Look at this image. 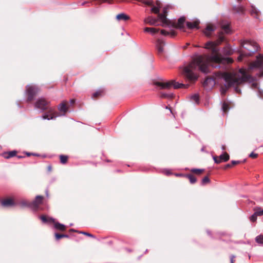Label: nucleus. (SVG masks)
I'll use <instances>...</instances> for the list:
<instances>
[{"label":"nucleus","mask_w":263,"mask_h":263,"mask_svg":"<svg viewBox=\"0 0 263 263\" xmlns=\"http://www.w3.org/2000/svg\"><path fill=\"white\" fill-rule=\"evenodd\" d=\"M262 91L261 90H258V95L260 97H262Z\"/></svg>","instance_id":"nucleus-51"},{"label":"nucleus","mask_w":263,"mask_h":263,"mask_svg":"<svg viewBox=\"0 0 263 263\" xmlns=\"http://www.w3.org/2000/svg\"><path fill=\"white\" fill-rule=\"evenodd\" d=\"M166 14H165L158 13V20H159L163 23V26L164 25H167L168 24V20L166 18Z\"/></svg>","instance_id":"nucleus-17"},{"label":"nucleus","mask_w":263,"mask_h":263,"mask_svg":"<svg viewBox=\"0 0 263 263\" xmlns=\"http://www.w3.org/2000/svg\"><path fill=\"white\" fill-rule=\"evenodd\" d=\"M156 85L163 89H169L172 87L175 89H177L185 87V86L182 83L175 82V80L167 82H157L156 83Z\"/></svg>","instance_id":"nucleus-3"},{"label":"nucleus","mask_w":263,"mask_h":263,"mask_svg":"<svg viewBox=\"0 0 263 263\" xmlns=\"http://www.w3.org/2000/svg\"><path fill=\"white\" fill-rule=\"evenodd\" d=\"M251 14L252 15H254V17L257 18L258 15V13H259V11H258V10L256 8H255V7H252V10L251 11Z\"/></svg>","instance_id":"nucleus-26"},{"label":"nucleus","mask_w":263,"mask_h":263,"mask_svg":"<svg viewBox=\"0 0 263 263\" xmlns=\"http://www.w3.org/2000/svg\"><path fill=\"white\" fill-rule=\"evenodd\" d=\"M60 158L61 162L62 163L65 164V163H66V162L67 161V159H68L67 156H64V155H61Z\"/></svg>","instance_id":"nucleus-33"},{"label":"nucleus","mask_w":263,"mask_h":263,"mask_svg":"<svg viewBox=\"0 0 263 263\" xmlns=\"http://www.w3.org/2000/svg\"><path fill=\"white\" fill-rule=\"evenodd\" d=\"M157 21V19H156L152 16H148L145 18L144 20V22L145 24H148L151 25H155Z\"/></svg>","instance_id":"nucleus-12"},{"label":"nucleus","mask_w":263,"mask_h":263,"mask_svg":"<svg viewBox=\"0 0 263 263\" xmlns=\"http://www.w3.org/2000/svg\"><path fill=\"white\" fill-rule=\"evenodd\" d=\"M223 38L221 37L216 42H208L205 45V48L212 51L213 55H197L193 61L186 66L184 67L182 74L190 82L194 83L198 78L196 73V70L207 74L210 72V65L214 68H221L226 64L232 62L229 58H222L218 52L219 49L217 46L223 41Z\"/></svg>","instance_id":"nucleus-1"},{"label":"nucleus","mask_w":263,"mask_h":263,"mask_svg":"<svg viewBox=\"0 0 263 263\" xmlns=\"http://www.w3.org/2000/svg\"><path fill=\"white\" fill-rule=\"evenodd\" d=\"M210 182V179L209 178H208V177L206 176V177H204L202 180V181H201V184L202 185H204L207 183H209Z\"/></svg>","instance_id":"nucleus-38"},{"label":"nucleus","mask_w":263,"mask_h":263,"mask_svg":"<svg viewBox=\"0 0 263 263\" xmlns=\"http://www.w3.org/2000/svg\"><path fill=\"white\" fill-rule=\"evenodd\" d=\"M215 74L216 78L223 79L225 82V88H221L220 89L222 95L225 94L227 88L231 87H234L236 92L240 93V90L237 86L244 82L253 80V78L250 75L247 74L243 69H240L238 72L228 73L218 71L215 72Z\"/></svg>","instance_id":"nucleus-2"},{"label":"nucleus","mask_w":263,"mask_h":263,"mask_svg":"<svg viewBox=\"0 0 263 263\" xmlns=\"http://www.w3.org/2000/svg\"><path fill=\"white\" fill-rule=\"evenodd\" d=\"M215 27L213 25H208L203 31L204 34L206 36H210L212 33L215 30Z\"/></svg>","instance_id":"nucleus-11"},{"label":"nucleus","mask_w":263,"mask_h":263,"mask_svg":"<svg viewBox=\"0 0 263 263\" xmlns=\"http://www.w3.org/2000/svg\"><path fill=\"white\" fill-rule=\"evenodd\" d=\"M57 117H58V116L55 115L54 114L49 115H47V114H45L42 116V118L43 119H47L49 120L50 119H55Z\"/></svg>","instance_id":"nucleus-24"},{"label":"nucleus","mask_w":263,"mask_h":263,"mask_svg":"<svg viewBox=\"0 0 263 263\" xmlns=\"http://www.w3.org/2000/svg\"><path fill=\"white\" fill-rule=\"evenodd\" d=\"M251 68H257L260 71H263V55L260 54L257 57L256 60L252 64ZM260 76H263V71Z\"/></svg>","instance_id":"nucleus-6"},{"label":"nucleus","mask_w":263,"mask_h":263,"mask_svg":"<svg viewBox=\"0 0 263 263\" xmlns=\"http://www.w3.org/2000/svg\"><path fill=\"white\" fill-rule=\"evenodd\" d=\"M144 32H149L152 35H154V34L158 32L159 30L155 28L146 27L144 29Z\"/></svg>","instance_id":"nucleus-21"},{"label":"nucleus","mask_w":263,"mask_h":263,"mask_svg":"<svg viewBox=\"0 0 263 263\" xmlns=\"http://www.w3.org/2000/svg\"><path fill=\"white\" fill-rule=\"evenodd\" d=\"M191 99L195 103H198L199 100V96L197 94H194L191 97Z\"/></svg>","instance_id":"nucleus-32"},{"label":"nucleus","mask_w":263,"mask_h":263,"mask_svg":"<svg viewBox=\"0 0 263 263\" xmlns=\"http://www.w3.org/2000/svg\"><path fill=\"white\" fill-rule=\"evenodd\" d=\"M103 92V91L102 90H98L96 92L93 93L92 97L93 98L97 97L99 96H100L102 95V93Z\"/></svg>","instance_id":"nucleus-37"},{"label":"nucleus","mask_w":263,"mask_h":263,"mask_svg":"<svg viewBox=\"0 0 263 263\" xmlns=\"http://www.w3.org/2000/svg\"><path fill=\"white\" fill-rule=\"evenodd\" d=\"M39 89L34 85H28L26 86V94L27 96V101H30L39 92Z\"/></svg>","instance_id":"nucleus-4"},{"label":"nucleus","mask_w":263,"mask_h":263,"mask_svg":"<svg viewBox=\"0 0 263 263\" xmlns=\"http://www.w3.org/2000/svg\"><path fill=\"white\" fill-rule=\"evenodd\" d=\"M116 18L118 21H127L129 19V17L125 13H120L116 16Z\"/></svg>","instance_id":"nucleus-19"},{"label":"nucleus","mask_w":263,"mask_h":263,"mask_svg":"<svg viewBox=\"0 0 263 263\" xmlns=\"http://www.w3.org/2000/svg\"><path fill=\"white\" fill-rule=\"evenodd\" d=\"M48 102L44 98H39L35 103V108L42 111L47 108Z\"/></svg>","instance_id":"nucleus-7"},{"label":"nucleus","mask_w":263,"mask_h":263,"mask_svg":"<svg viewBox=\"0 0 263 263\" xmlns=\"http://www.w3.org/2000/svg\"><path fill=\"white\" fill-rule=\"evenodd\" d=\"M238 1H240L241 0H237Z\"/></svg>","instance_id":"nucleus-61"},{"label":"nucleus","mask_w":263,"mask_h":263,"mask_svg":"<svg viewBox=\"0 0 263 263\" xmlns=\"http://www.w3.org/2000/svg\"><path fill=\"white\" fill-rule=\"evenodd\" d=\"M144 4L148 6H152L154 4V2L151 0H146L144 1Z\"/></svg>","instance_id":"nucleus-42"},{"label":"nucleus","mask_w":263,"mask_h":263,"mask_svg":"<svg viewBox=\"0 0 263 263\" xmlns=\"http://www.w3.org/2000/svg\"><path fill=\"white\" fill-rule=\"evenodd\" d=\"M257 86H258V84L256 82H253L251 85V87L252 88H257Z\"/></svg>","instance_id":"nucleus-45"},{"label":"nucleus","mask_w":263,"mask_h":263,"mask_svg":"<svg viewBox=\"0 0 263 263\" xmlns=\"http://www.w3.org/2000/svg\"><path fill=\"white\" fill-rule=\"evenodd\" d=\"M239 161H235V160H233L232 161L231 163L233 165H235V164H237L238 163H239Z\"/></svg>","instance_id":"nucleus-49"},{"label":"nucleus","mask_w":263,"mask_h":263,"mask_svg":"<svg viewBox=\"0 0 263 263\" xmlns=\"http://www.w3.org/2000/svg\"><path fill=\"white\" fill-rule=\"evenodd\" d=\"M58 109L59 110L61 111V112H64V114L62 115H65V113L67 111V107L66 105V104L64 102H63L62 103H61L59 105V107H58Z\"/></svg>","instance_id":"nucleus-20"},{"label":"nucleus","mask_w":263,"mask_h":263,"mask_svg":"<svg viewBox=\"0 0 263 263\" xmlns=\"http://www.w3.org/2000/svg\"><path fill=\"white\" fill-rule=\"evenodd\" d=\"M221 149L224 151L226 149V147L224 145H222Z\"/></svg>","instance_id":"nucleus-55"},{"label":"nucleus","mask_w":263,"mask_h":263,"mask_svg":"<svg viewBox=\"0 0 263 263\" xmlns=\"http://www.w3.org/2000/svg\"><path fill=\"white\" fill-rule=\"evenodd\" d=\"M165 174H166L167 175H169L170 174H171V173L168 170H166L165 171Z\"/></svg>","instance_id":"nucleus-53"},{"label":"nucleus","mask_w":263,"mask_h":263,"mask_svg":"<svg viewBox=\"0 0 263 263\" xmlns=\"http://www.w3.org/2000/svg\"><path fill=\"white\" fill-rule=\"evenodd\" d=\"M199 23V22L198 21H196L193 22H187L186 23V26L187 28L190 29H193L194 28L198 29Z\"/></svg>","instance_id":"nucleus-15"},{"label":"nucleus","mask_w":263,"mask_h":263,"mask_svg":"<svg viewBox=\"0 0 263 263\" xmlns=\"http://www.w3.org/2000/svg\"><path fill=\"white\" fill-rule=\"evenodd\" d=\"M242 59V55H239V57L238 58V60L240 61Z\"/></svg>","instance_id":"nucleus-54"},{"label":"nucleus","mask_w":263,"mask_h":263,"mask_svg":"<svg viewBox=\"0 0 263 263\" xmlns=\"http://www.w3.org/2000/svg\"><path fill=\"white\" fill-rule=\"evenodd\" d=\"M46 195L48 196V191H47L46 192Z\"/></svg>","instance_id":"nucleus-59"},{"label":"nucleus","mask_w":263,"mask_h":263,"mask_svg":"<svg viewBox=\"0 0 263 263\" xmlns=\"http://www.w3.org/2000/svg\"><path fill=\"white\" fill-rule=\"evenodd\" d=\"M164 46V43L162 41L160 40L157 41L156 46L159 53H162L163 52Z\"/></svg>","instance_id":"nucleus-13"},{"label":"nucleus","mask_w":263,"mask_h":263,"mask_svg":"<svg viewBox=\"0 0 263 263\" xmlns=\"http://www.w3.org/2000/svg\"><path fill=\"white\" fill-rule=\"evenodd\" d=\"M26 154L27 156H29L30 155H34V156H38V155L37 154H31V153H26Z\"/></svg>","instance_id":"nucleus-52"},{"label":"nucleus","mask_w":263,"mask_h":263,"mask_svg":"<svg viewBox=\"0 0 263 263\" xmlns=\"http://www.w3.org/2000/svg\"><path fill=\"white\" fill-rule=\"evenodd\" d=\"M255 213L257 216L263 215V209H261L260 208H256L255 209Z\"/></svg>","instance_id":"nucleus-29"},{"label":"nucleus","mask_w":263,"mask_h":263,"mask_svg":"<svg viewBox=\"0 0 263 263\" xmlns=\"http://www.w3.org/2000/svg\"><path fill=\"white\" fill-rule=\"evenodd\" d=\"M185 22V17H181L178 20V22L176 24V27L180 29H183L184 28V23Z\"/></svg>","instance_id":"nucleus-18"},{"label":"nucleus","mask_w":263,"mask_h":263,"mask_svg":"<svg viewBox=\"0 0 263 263\" xmlns=\"http://www.w3.org/2000/svg\"><path fill=\"white\" fill-rule=\"evenodd\" d=\"M257 155H258L257 154H255V153H254L253 152H252L249 155V157H252V158H256V157H257Z\"/></svg>","instance_id":"nucleus-47"},{"label":"nucleus","mask_w":263,"mask_h":263,"mask_svg":"<svg viewBox=\"0 0 263 263\" xmlns=\"http://www.w3.org/2000/svg\"><path fill=\"white\" fill-rule=\"evenodd\" d=\"M191 171L192 172L196 173V174H200L203 171V170L194 168V169H192Z\"/></svg>","instance_id":"nucleus-39"},{"label":"nucleus","mask_w":263,"mask_h":263,"mask_svg":"<svg viewBox=\"0 0 263 263\" xmlns=\"http://www.w3.org/2000/svg\"><path fill=\"white\" fill-rule=\"evenodd\" d=\"M215 84V80L212 78H207L203 82V86L206 89H211Z\"/></svg>","instance_id":"nucleus-10"},{"label":"nucleus","mask_w":263,"mask_h":263,"mask_svg":"<svg viewBox=\"0 0 263 263\" xmlns=\"http://www.w3.org/2000/svg\"><path fill=\"white\" fill-rule=\"evenodd\" d=\"M70 102L71 104H73L74 102V100H71Z\"/></svg>","instance_id":"nucleus-57"},{"label":"nucleus","mask_w":263,"mask_h":263,"mask_svg":"<svg viewBox=\"0 0 263 263\" xmlns=\"http://www.w3.org/2000/svg\"><path fill=\"white\" fill-rule=\"evenodd\" d=\"M14 203L11 198L6 199L2 201V204L4 206L8 207L14 205Z\"/></svg>","instance_id":"nucleus-16"},{"label":"nucleus","mask_w":263,"mask_h":263,"mask_svg":"<svg viewBox=\"0 0 263 263\" xmlns=\"http://www.w3.org/2000/svg\"><path fill=\"white\" fill-rule=\"evenodd\" d=\"M16 154V152L15 151H13L9 152V153L3 154V156L6 159H9L12 157H14Z\"/></svg>","instance_id":"nucleus-22"},{"label":"nucleus","mask_w":263,"mask_h":263,"mask_svg":"<svg viewBox=\"0 0 263 263\" xmlns=\"http://www.w3.org/2000/svg\"><path fill=\"white\" fill-rule=\"evenodd\" d=\"M151 7L152 12L156 14H158L161 8V3L159 2H157L156 5L153 4Z\"/></svg>","instance_id":"nucleus-14"},{"label":"nucleus","mask_w":263,"mask_h":263,"mask_svg":"<svg viewBox=\"0 0 263 263\" xmlns=\"http://www.w3.org/2000/svg\"><path fill=\"white\" fill-rule=\"evenodd\" d=\"M233 9L236 13L239 14L242 13L244 11V8L240 5L234 6Z\"/></svg>","instance_id":"nucleus-25"},{"label":"nucleus","mask_w":263,"mask_h":263,"mask_svg":"<svg viewBox=\"0 0 263 263\" xmlns=\"http://www.w3.org/2000/svg\"><path fill=\"white\" fill-rule=\"evenodd\" d=\"M222 109L223 112H226L229 109V107L227 103L224 102L222 104Z\"/></svg>","instance_id":"nucleus-35"},{"label":"nucleus","mask_w":263,"mask_h":263,"mask_svg":"<svg viewBox=\"0 0 263 263\" xmlns=\"http://www.w3.org/2000/svg\"><path fill=\"white\" fill-rule=\"evenodd\" d=\"M222 27L227 33H228L229 32L230 28L228 24L222 25Z\"/></svg>","instance_id":"nucleus-41"},{"label":"nucleus","mask_w":263,"mask_h":263,"mask_svg":"<svg viewBox=\"0 0 263 263\" xmlns=\"http://www.w3.org/2000/svg\"><path fill=\"white\" fill-rule=\"evenodd\" d=\"M235 258L234 255H232L231 256V263H234V258Z\"/></svg>","instance_id":"nucleus-50"},{"label":"nucleus","mask_w":263,"mask_h":263,"mask_svg":"<svg viewBox=\"0 0 263 263\" xmlns=\"http://www.w3.org/2000/svg\"><path fill=\"white\" fill-rule=\"evenodd\" d=\"M213 158L215 163H220L222 161H227L229 159V155L227 153H224L220 155L218 158L213 156Z\"/></svg>","instance_id":"nucleus-9"},{"label":"nucleus","mask_w":263,"mask_h":263,"mask_svg":"<svg viewBox=\"0 0 263 263\" xmlns=\"http://www.w3.org/2000/svg\"><path fill=\"white\" fill-rule=\"evenodd\" d=\"M70 231H75V232H76V231L74 230L73 229H71Z\"/></svg>","instance_id":"nucleus-60"},{"label":"nucleus","mask_w":263,"mask_h":263,"mask_svg":"<svg viewBox=\"0 0 263 263\" xmlns=\"http://www.w3.org/2000/svg\"><path fill=\"white\" fill-rule=\"evenodd\" d=\"M242 47L250 52V54L257 51L258 46L257 44L254 41H246L241 43Z\"/></svg>","instance_id":"nucleus-5"},{"label":"nucleus","mask_w":263,"mask_h":263,"mask_svg":"<svg viewBox=\"0 0 263 263\" xmlns=\"http://www.w3.org/2000/svg\"><path fill=\"white\" fill-rule=\"evenodd\" d=\"M161 34L163 35H171V36H174L175 35V33L173 32H168V31L165 30H161Z\"/></svg>","instance_id":"nucleus-30"},{"label":"nucleus","mask_w":263,"mask_h":263,"mask_svg":"<svg viewBox=\"0 0 263 263\" xmlns=\"http://www.w3.org/2000/svg\"><path fill=\"white\" fill-rule=\"evenodd\" d=\"M188 178L190 180V181L191 183H194L196 182V178L193 176V175H188L187 176Z\"/></svg>","instance_id":"nucleus-36"},{"label":"nucleus","mask_w":263,"mask_h":263,"mask_svg":"<svg viewBox=\"0 0 263 263\" xmlns=\"http://www.w3.org/2000/svg\"><path fill=\"white\" fill-rule=\"evenodd\" d=\"M43 199L42 196H36L35 200L30 202V208L34 210H37L39 206L42 203Z\"/></svg>","instance_id":"nucleus-8"},{"label":"nucleus","mask_w":263,"mask_h":263,"mask_svg":"<svg viewBox=\"0 0 263 263\" xmlns=\"http://www.w3.org/2000/svg\"><path fill=\"white\" fill-rule=\"evenodd\" d=\"M231 53H232L231 51H229V52L228 53V54H231Z\"/></svg>","instance_id":"nucleus-58"},{"label":"nucleus","mask_w":263,"mask_h":263,"mask_svg":"<svg viewBox=\"0 0 263 263\" xmlns=\"http://www.w3.org/2000/svg\"><path fill=\"white\" fill-rule=\"evenodd\" d=\"M257 215L254 212V213L250 217V219L251 221H255L257 219Z\"/></svg>","instance_id":"nucleus-40"},{"label":"nucleus","mask_w":263,"mask_h":263,"mask_svg":"<svg viewBox=\"0 0 263 263\" xmlns=\"http://www.w3.org/2000/svg\"><path fill=\"white\" fill-rule=\"evenodd\" d=\"M231 164H228L226 165V167H231Z\"/></svg>","instance_id":"nucleus-56"},{"label":"nucleus","mask_w":263,"mask_h":263,"mask_svg":"<svg viewBox=\"0 0 263 263\" xmlns=\"http://www.w3.org/2000/svg\"><path fill=\"white\" fill-rule=\"evenodd\" d=\"M54 227L55 229L62 231H64L66 229L65 225L57 222H55Z\"/></svg>","instance_id":"nucleus-23"},{"label":"nucleus","mask_w":263,"mask_h":263,"mask_svg":"<svg viewBox=\"0 0 263 263\" xmlns=\"http://www.w3.org/2000/svg\"><path fill=\"white\" fill-rule=\"evenodd\" d=\"M55 238L58 240L60 238H67L68 237V235H65V234H58V233H55Z\"/></svg>","instance_id":"nucleus-31"},{"label":"nucleus","mask_w":263,"mask_h":263,"mask_svg":"<svg viewBox=\"0 0 263 263\" xmlns=\"http://www.w3.org/2000/svg\"><path fill=\"white\" fill-rule=\"evenodd\" d=\"M40 219L44 223L48 222V218L45 216H44V215L41 216L40 217Z\"/></svg>","instance_id":"nucleus-43"},{"label":"nucleus","mask_w":263,"mask_h":263,"mask_svg":"<svg viewBox=\"0 0 263 263\" xmlns=\"http://www.w3.org/2000/svg\"><path fill=\"white\" fill-rule=\"evenodd\" d=\"M52 222V223H53L54 224L55 223V219L52 218H48V222Z\"/></svg>","instance_id":"nucleus-46"},{"label":"nucleus","mask_w":263,"mask_h":263,"mask_svg":"<svg viewBox=\"0 0 263 263\" xmlns=\"http://www.w3.org/2000/svg\"><path fill=\"white\" fill-rule=\"evenodd\" d=\"M168 6H167V7H164V8H163V13H162L163 14H166V13H167V8H168Z\"/></svg>","instance_id":"nucleus-48"},{"label":"nucleus","mask_w":263,"mask_h":263,"mask_svg":"<svg viewBox=\"0 0 263 263\" xmlns=\"http://www.w3.org/2000/svg\"><path fill=\"white\" fill-rule=\"evenodd\" d=\"M256 241L261 245H263V235H260L255 238Z\"/></svg>","instance_id":"nucleus-27"},{"label":"nucleus","mask_w":263,"mask_h":263,"mask_svg":"<svg viewBox=\"0 0 263 263\" xmlns=\"http://www.w3.org/2000/svg\"><path fill=\"white\" fill-rule=\"evenodd\" d=\"M30 202H28V201H27L26 200L22 201L20 202V205L22 206H23V207L28 206V207H30Z\"/></svg>","instance_id":"nucleus-34"},{"label":"nucleus","mask_w":263,"mask_h":263,"mask_svg":"<svg viewBox=\"0 0 263 263\" xmlns=\"http://www.w3.org/2000/svg\"><path fill=\"white\" fill-rule=\"evenodd\" d=\"M161 97L164 98H172L173 97V93H161L160 94Z\"/></svg>","instance_id":"nucleus-28"},{"label":"nucleus","mask_w":263,"mask_h":263,"mask_svg":"<svg viewBox=\"0 0 263 263\" xmlns=\"http://www.w3.org/2000/svg\"><path fill=\"white\" fill-rule=\"evenodd\" d=\"M79 233L83 234L84 235H85L86 236H88L89 237H93L94 238V236L90 233L85 232H79Z\"/></svg>","instance_id":"nucleus-44"}]
</instances>
